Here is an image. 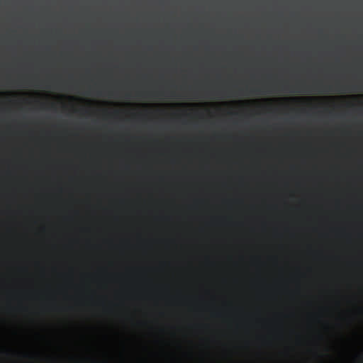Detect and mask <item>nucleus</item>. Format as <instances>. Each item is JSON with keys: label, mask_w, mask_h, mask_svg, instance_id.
I'll return each instance as SVG.
<instances>
[{"label": "nucleus", "mask_w": 363, "mask_h": 363, "mask_svg": "<svg viewBox=\"0 0 363 363\" xmlns=\"http://www.w3.org/2000/svg\"><path fill=\"white\" fill-rule=\"evenodd\" d=\"M185 333H184V311H183V363H185L186 351H185Z\"/></svg>", "instance_id": "obj_1"}, {"label": "nucleus", "mask_w": 363, "mask_h": 363, "mask_svg": "<svg viewBox=\"0 0 363 363\" xmlns=\"http://www.w3.org/2000/svg\"><path fill=\"white\" fill-rule=\"evenodd\" d=\"M297 88H298L297 90H296L294 92H297V93H300V92H303V90L301 88H303V84H298L296 85Z\"/></svg>", "instance_id": "obj_2"}, {"label": "nucleus", "mask_w": 363, "mask_h": 363, "mask_svg": "<svg viewBox=\"0 0 363 363\" xmlns=\"http://www.w3.org/2000/svg\"><path fill=\"white\" fill-rule=\"evenodd\" d=\"M339 91H341V92H346L348 90H346V89H338Z\"/></svg>", "instance_id": "obj_3"}, {"label": "nucleus", "mask_w": 363, "mask_h": 363, "mask_svg": "<svg viewBox=\"0 0 363 363\" xmlns=\"http://www.w3.org/2000/svg\"><path fill=\"white\" fill-rule=\"evenodd\" d=\"M154 94V95H159V92L158 91H153L152 92Z\"/></svg>", "instance_id": "obj_4"}, {"label": "nucleus", "mask_w": 363, "mask_h": 363, "mask_svg": "<svg viewBox=\"0 0 363 363\" xmlns=\"http://www.w3.org/2000/svg\"><path fill=\"white\" fill-rule=\"evenodd\" d=\"M179 4H180V0H177L178 7L179 6Z\"/></svg>", "instance_id": "obj_5"}, {"label": "nucleus", "mask_w": 363, "mask_h": 363, "mask_svg": "<svg viewBox=\"0 0 363 363\" xmlns=\"http://www.w3.org/2000/svg\"><path fill=\"white\" fill-rule=\"evenodd\" d=\"M315 87L317 88V89L318 88L319 89L320 87V85H317V86H315Z\"/></svg>", "instance_id": "obj_6"}, {"label": "nucleus", "mask_w": 363, "mask_h": 363, "mask_svg": "<svg viewBox=\"0 0 363 363\" xmlns=\"http://www.w3.org/2000/svg\"><path fill=\"white\" fill-rule=\"evenodd\" d=\"M182 13H183V14L184 13V11H182Z\"/></svg>", "instance_id": "obj_7"}]
</instances>
